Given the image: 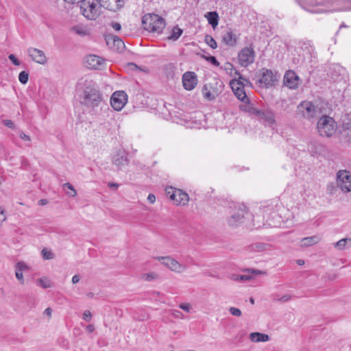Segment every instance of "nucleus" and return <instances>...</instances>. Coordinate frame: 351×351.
<instances>
[{
  "instance_id": "nucleus-1",
  "label": "nucleus",
  "mask_w": 351,
  "mask_h": 351,
  "mask_svg": "<svg viewBox=\"0 0 351 351\" xmlns=\"http://www.w3.org/2000/svg\"><path fill=\"white\" fill-rule=\"evenodd\" d=\"M82 104L95 114H99L101 111L109 110L108 104L104 100L102 94L95 87H86L84 89Z\"/></svg>"
},
{
  "instance_id": "nucleus-2",
  "label": "nucleus",
  "mask_w": 351,
  "mask_h": 351,
  "mask_svg": "<svg viewBox=\"0 0 351 351\" xmlns=\"http://www.w3.org/2000/svg\"><path fill=\"white\" fill-rule=\"evenodd\" d=\"M80 13L88 20H96L101 13L99 0H80Z\"/></svg>"
},
{
  "instance_id": "nucleus-3",
  "label": "nucleus",
  "mask_w": 351,
  "mask_h": 351,
  "mask_svg": "<svg viewBox=\"0 0 351 351\" xmlns=\"http://www.w3.org/2000/svg\"><path fill=\"white\" fill-rule=\"evenodd\" d=\"M143 28L149 32L160 33L165 27V19L156 14H145L142 19Z\"/></svg>"
},
{
  "instance_id": "nucleus-4",
  "label": "nucleus",
  "mask_w": 351,
  "mask_h": 351,
  "mask_svg": "<svg viewBox=\"0 0 351 351\" xmlns=\"http://www.w3.org/2000/svg\"><path fill=\"white\" fill-rule=\"evenodd\" d=\"M316 129L320 136L331 137L336 132L337 124L332 117L323 115L319 119Z\"/></svg>"
},
{
  "instance_id": "nucleus-5",
  "label": "nucleus",
  "mask_w": 351,
  "mask_h": 351,
  "mask_svg": "<svg viewBox=\"0 0 351 351\" xmlns=\"http://www.w3.org/2000/svg\"><path fill=\"white\" fill-rule=\"evenodd\" d=\"M335 183L337 188L343 193L351 192V172L348 169H339L335 174Z\"/></svg>"
},
{
  "instance_id": "nucleus-6",
  "label": "nucleus",
  "mask_w": 351,
  "mask_h": 351,
  "mask_svg": "<svg viewBox=\"0 0 351 351\" xmlns=\"http://www.w3.org/2000/svg\"><path fill=\"white\" fill-rule=\"evenodd\" d=\"M166 195L177 206H185L189 201V195L181 189H176L172 186H167L165 189Z\"/></svg>"
},
{
  "instance_id": "nucleus-7",
  "label": "nucleus",
  "mask_w": 351,
  "mask_h": 351,
  "mask_svg": "<svg viewBox=\"0 0 351 351\" xmlns=\"http://www.w3.org/2000/svg\"><path fill=\"white\" fill-rule=\"evenodd\" d=\"M155 259L161 262V264L165 266L170 271L176 273H182L187 269L186 265L179 263L177 260L173 258L171 256H156Z\"/></svg>"
},
{
  "instance_id": "nucleus-8",
  "label": "nucleus",
  "mask_w": 351,
  "mask_h": 351,
  "mask_svg": "<svg viewBox=\"0 0 351 351\" xmlns=\"http://www.w3.org/2000/svg\"><path fill=\"white\" fill-rule=\"evenodd\" d=\"M298 112L303 118L311 119L318 114L317 107L311 101H303L298 106Z\"/></svg>"
},
{
  "instance_id": "nucleus-9",
  "label": "nucleus",
  "mask_w": 351,
  "mask_h": 351,
  "mask_svg": "<svg viewBox=\"0 0 351 351\" xmlns=\"http://www.w3.org/2000/svg\"><path fill=\"white\" fill-rule=\"evenodd\" d=\"M248 214L244 205H239L228 219V224L231 227H237L243 222L245 216Z\"/></svg>"
},
{
  "instance_id": "nucleus-10",
  "label": "nucleus",
  "mask_w": 351,
  "mask_h": 351,
  "mask_svg": "<svg viewBox=\"0 0 351 351\" xmlns=\"http://www.w3.org/2000/svg\"><path fill=\"white\" fill-rule=\"evenodd\" d=\"M249 112L256 117L258 119L265 121L268 124H273L275 123L274 114L270 110L258 109L252 106L249 108Z\"/></svg>"
},
{
  "instance_id": "nucleus-11",
  "label": "nucleus",
  "mask_w": 351,
  "mask_h": 351,
  "mask_svg": "<svg viewBox=\"0 0 351 351\" xmlns=\"http://www.w3.org/2000/svg\"><path fill=\"white\" fill-rule=\"evenodd\" d=\"M128 95L124 91L114 92L110 99L111 106L117 111H120L126 104Z\"/></svg>"
},
{
  "instance_id": "nucleus-12",
  "label": "nucleus",
  "mask_w": 351,
  "mask_h": 351,
  "mask_svg": "<svg viewBox=\"0 0 351 351\" xmlns=\"http://www.w3.org/2000/svg\"><path fill=\"white\" fill-rule=\"evenodd\" d=\"M255 53L251 47H244L238 55L239 64L242 66H247L254 61Z\"/></svg>"
},
{
  "instance_id": "nucleus-13",
  "label": "nucleus",
  "mask_w": 351,
  "mask_h": 351,
  "mask_svg": "<svg viewBox=\"0 0 351 351\" xmlns=\"http://www.w3.org/2000/svg\"><path fill=\"white\" fill-rule=\"evenodd\" d=\"M112 163L118 170H121L129 164L128 153L125 150H117L112 156Z\"/></svg>"
},
{
  "instance_id": "nucleus-14",
  "label": "nucleus",
  "mask_w": 351,
  "mask_h": 351,
  "mask_svg": "<svg viewBox=\"0 0 351 351\" xmlns=\"http://www.w3.org/2000/svg\"><path fill=\"white\" fill-rule=\"evenodd\" d=\"M197 75L192 71H186L182 75V82L183 87L186 90H193L197 84Z\"/></svg>"
},
{
  "instance_id": "nucleus-15",
  "label": "nucleus",
  "mask_w": 351,
  "mask_h": 351,
  "mask_svg": "<svg viewBox=\"0 0 351 351\" xmlns=\"http://www.w3.org/2000/svg\"><path fill=\"white\" fill-rule=\"evenodd\" d=\"M303 6L305 9L308 10L310 12H324L326 10L323 8H320L316 10H311V8L317 6V5H328L330 4H333L334 1L333 0H302Z\"/></svg>"
},
{
  "instance_id": "nucleus-16",
  "label": "nucleus",
  "mask_w": 351,
  "mask_h": 351,
  "mask_svg": "<svg viewBox=\"0 0 351 351\" xmlns=\"http://www.w3.org/2000/svg\"><path fill=\"white\" fill-rule=\"evenodd\" d=\"M27 53L32 60L40 64H45L47 62L45 53L38 49L30 47L27 49Z\"/></svg>"
},
{
  "instance_id": "nucleus-17",
  "label": "nucleus",
  "mask_w": 351,
  "mask_h": 351,
  "mask_svg": "<svg viewBox=\"0 0 351 351\" xmlns=\"http://www.w3.org/2000/svg\"><path fill=\"white\" fill-rule=\"evenodd\" d=\"M300 78L293 71H287L284 76V84L291 89L298 88Z\"/></svg>"
},
{
  "instance_id": "nucleus-18",
  "label": "nucleus",
  "mask_w": 351,
  "mask_h": 351,
  "mask_svg": "<svg viewBox=\"0 0 351 351\" xmlns=\"http://www.w3.org/2000/svg\"><path fill=\"white\" fill-rule=\"evenodd\" d=\"M104 59L95 55H88L85 58L84 64L86 67L97 69L104 63Z\"/></svg>"
},
{
  "instance_id": "nucleus-19",
  "label": "nucleus",
  "mask_w": 351,
  "mask_h": 351,
  "mask_svg": "<svg viewBox=\"0 0 351 351\" xmlns=\"http://www.w3.org/2000/svg\"><path fill=\"white\" fill-rule=\"evenodd\" d=\"M101 6L106 10L116 12L121 9L123 5V0H99Z\"/></svg>"
},
{
  "instance_id": "nucleus-20",
  "label": "nucleus",
  "mask_w": 351,
  "mask_h": 351,
  "mask_svg": "<svg viewBox=\"0 0 351 351\" xmlns=\"http://www.w3.org/2000/svg\"><path fill=\"white\" fill-rule=\"evenodd\" d=\"M275 81V76L271 71L268 69L263 71L261 79L259 80L261 84H263L265 87H269L273 86Z\"/></svg>"
},
{
  "instance_id": "nucleus-21",
  "label": "nucleus",
  "mask_w": 351,
  "mask_h": 351,
  "mask_svg": "<svg viewBox=\"0 0 351 351\" xmlns=\"http://www.w3.org/2000/svg\"><path fill=\"white\" fill-rule=\"evenodd\" d=\"M321 240L322 237L319 235L304 237L300 241V246L301 247H310L319 243Z\"/></svg>"
},
{
  "instance_id": "nucleus-22",
  "label": "nucleus",
  "mask_w": 351,
  "mask_h": 351,
  "mask_svg": "<svg viewBox=\"0 0 351 351\" xmlns=\"http://www.w3.org/2000/svg\"><path fill=\"white\" fill-rule=\"evenodd\" d=\"M222 40L229 46H234L237 43V38L235 34L230 30L225 32L222 35Z\"/></svg>"
},
{
  "instance_id": "nucleus-23",
  "label": "nucleus",
  "mask_w": 351,
  "mask_h": 351,
  "mask_svg": "<svg viewBox=\"0 0 351 351\" xmlns=\"http://www.w3.org/2000/svg\"><path fill=\"white\" fill-rule=\"evenodd\" d=\"M250 339L253 342H265L269 340V336L267 334L261 332H252L250 334Z\"/></svg>"
},
{
  "instance_id": "nucleus-24",
  "label": "nucleus",
  "mask_w": 351,
  "mask_h": 351,
  "mask_svg": "<svg viewBox=\"0 0 351 351\" xmlns=\"http://www.w3.org/2000/svg\"><path fill=\"white\" fill-rule=\"evenodd\" d=\"M71 31L80 36H85L89 34V29L86 26L77 25L72 27Z\"/></svg>"
},
{
  "instance_id": "nucleus-25",
  "label": "nucleus",
  "mask_w": 351,
  "mask_h": 351,
  "mask_svg": "<svg viewBox=\"0 0 351 351\" xmlns=\"http://www.w3.org/2000/svg\"><path fill=\"white\" fill-rule=\"evenodd\" d=\"M334 247L339 250H343L345 249L350 248L351 247V238L340 239L334 243Z\"/></svg>"
},
{
  "instance_id": "nucleus-26",
  "label": "nucleus",
  "mask_w": 351,
  "mask_h": 351,
  "mask_svg": "<svg viewBox=\"0 0 351 351\" xmlns=\"http://www.w3.org/2000/svg\"><path fill=\"white\" fill-rule=\"evenodd\" d=\"M221 69L224 70L226 73L231 77H236L237 75H239V73L234 69V66L230 62H225L221 66Z\"/></svg>"
},
{
  "instance_id": "nucleus-27",
  "label": "nucleus",
  "mask_w": 351,
  "mask_h": 351,
  "mask_svg": "<svg viewBox=\"0 0 351 351\" xmlns=\"http://www.w3.org/2000/svg\"><path fill=\"white\" fill-rule=\"evenodd\" d=\"M207 19L209 23L212 25L213 27H215L218 25V19L219 16L215 12H210L207 14Z\"/></svg>"
},
{
  "instance_id": "nucleus-28",
  "label": "nucleus",
  "mask_w": 351,
  "mask_h": 351,
  "mask_svg": "<svg viewBox=\"0 0 351 351\" xmlns=\"http://www.w3.org/2000/svg\"><path fill=\"white\" fill-rule=\"evenodd\" d=\"M235 96L239 99L240 101L247 103L249 101V99L247 97L246 93L244 90V88H240L239 89L235 90L233 92Z\"/></svg>"
},
{
  "instance_id": "nucleus-29",
  "label": "nucleus",
  "mask_w": 351,
  "mask_h": 351,
  "mask_svg": "<svg viewBox=\"0 0 351 351\" xmlns=\"http://www.w3.org/2000/svg\"><path fill=\"white\" fill-rule=\"evenodd\" d=\"M36 283L44 289L50 288L52 287L51 280L47 278H41L36 280Z\"/></svg>"
},
{
  "instance_id": "nucleus-30",
  "label": "nucleus",
  "mask_w": 351,
  "mask_h": 351,
  "mask_svg": "<svg viewBox=\"0 0 351 351\" xmlns=\"http://www.w3.org/2000/svg\"><path fill=\"white\" fill-rule=\"evenodd\" d=\"M63 188L69 197H74L77 195V192L71 184L69 182L65 183L63 185Z\"/></svg>"
},
{
  "instance_id": "nucleus-31",
  "label": "nucleus",
  "mask_w": 351,
  "mask_h": 351,
  "mask_svg": "<svg viewBox=\"0 0 351 351\" xmlns=\"http://www.w3.org/2000/svg\"><path fill=\"white\" fill-rule=\"evenodd\" d=\"M182 34V29L178 26L173 27L171 34L168 37L169 40H176Z\"/></svg>"
},
{
  "instance_id": "nucleus-32",
  "label": "nucleus",
  "mask_w": 351,
  "mask_h": 351,
  "mask_svg": "<svg viewBox=\"0 0 351 351\" xmlns=\"http://www.w3.org/2000/svg\"><path fill=\"white\" fill-rule=\"evenodd\" d=\"M202 92H203L204 97L206 99L210 100V101L215 99V97L217 96V95L215 93H213L210 90H208V87L206 85L204 86Z\"/></svg>"
},
{
  "instance_id": "nucleus-33",
  "label": "nucleus",
  "mask_w": 351,
  "mask_h": 351,
  "mask_svg": "<svg viewBox=\"0 0 351 351\" xmlns=\"http://www.w3.org/2000/svg\"><path fill=\"white\" fill-rule=\"evenodd\" d=\"M127 68L130 71H140L143 72H147V69L145 67L141 68L133 62H129L127 64Z\"/></svg>"
},
{
  "instance_id": "nucleus-34",
  "label": "nucleus",
  "mask_w": 351,
  "mask_h": 351,
  "mask_svg": "<svg viewBox=\"0 0 351 351\" xmlns=\"http://www.w3.org/2000/svg\"><path fill=\"white\" fill-rule=\"evenodd\" d=\"M41 254H42L43 258L45 260H51V259L54 258L53 253L51 250H49L46 248H44L42 250Z\"/></svg>"
},
{
  "instance_id": "nucleus-35",
  "label": "nucleus",
  "mask_w": 351,
  "mask_h": 351,
  "mask_svg": "<svg viewBox=\"0 0 351 351\" xmlns=\"http://www.w3.org/2000/svg\"><path fill=\"white\" fill-rule=\"evenodd\" d=\"M252 278L249 274L234 275L232 279L235 281H247Z\"/></svg>"
},
{
  "instance_id": "nucleus-36",
  "label": "nucleus",
  "mask_w": 351,
  "mask_h": 351,
  "mask_svg": "<svg viewBox=\"0 0 351 351\" xmlns=\"http://www.w3.org/2000/svg\"><path fill=\"white\" fill-rule=\"evenodd\" d=\"M205 41L212 49H216L217 47L215 40L211 36L206 35L205 36Z\"/></svg>"
},
{
  "instance_id": "nucleus-37",
  "label": "nucleus",
  "mask_w": 351,
  "mask_h": 351,
  "mask_svg": "<svg viewBox=\"0 0 351 351\" xmlns=\"http://www.w3.org/2000/svg\"><path fill=\"white\" fill-rule=\"evenodd\" d=\"M29 78V74L27 72L23 71H21L19 75V82L23 84H27Z\"/></svg>"
},
{
  "instance_id": "nucleus-38",
  "label": "nucleus",
  "mask_w": 351,
  "mask_h": 351,
  "mask_svg": "<svg viewBox=\"0 0 351 351\" xmlns=\"http://www.w3.org/2000/svg\"><path fill=\"white\" fill-rule=\"evenodd\" d=\"M240 81H237V77H234V79H232L230 82V85L231 86V88L232 90V91H235L238 89H239L240 88H243L241 84L239 83Z\"/></svg>"
},
{
  "instance_id": "nucleus-39",
  "label": "nucleus",
  "mask_w": 351,
  "mask_h": 351,
  "mask_svg": "<svg viewBox=\"0 0 351 351\" xmlns=\"http://www.w3.org/2000/svg\"><path fill=\"white\" fill-rule=\"evenodd\" d=\"M291 295L290 294H285L282 296H279L278 295H275L274 300L275 301L280 302H287L289 300H291Z\"/></svg>"
},
{
  "instance_id": "nucleus-40",
  "label": "nucleus",
  "mask_w": 351,
  "mask_h": 351,
  "mask_svg": "<svg viewBox=\"0 0 351 351\" xmlns=\"http://www.w3.org/2000/svg\"><path fill=\"white\" fill-rule=\"evenodd\" d=\"M113 43L117 47L118 50H121L125 47L123 41L119 37L114 36L113 38Z\"/></svg>"
},
{
  "instance_id": "nucleus-41",
  "label": "nucleus",
  "mask_w": 351,
  "mask_h": 351,
  "mask_svg": "<svg viewBox=\"0 0 351 351\" xmlns=\"http://www.w3.org/2000/svg\"><path fill=\"white\" fill-rule=\"evenodd\" d=\"M237 81H240L239 83L244 88L245 86L251 85L250 82L246 78L243 77L240 73L237 75Z\"/></svg>"
},
{
  "instance_id": "nucleus-42",
  "label": "nucleus",
  "mask_w": 351,
  "mask_h": 351,
  "mask_svg": "<svg viewBox=\"0 0 351 351\" xmlns=\"http://www.w3.org/2000/svg\"><path fill=\"white\" fill-rule=\"evenodd\" d=\"M28 269L27 265L24 262H19L16 264L15 269L19 271H23V270H26Z\"/></svg>"
},
{
  "instance_id": "nucleus-43",
  "label": "nucleus",
  "mask_w": 351,
  "mask_h": 351,
  "mask_svg": "<svg viewBox=\"0 0 351 351\" xmlns=\"http://www.w3.org/2000/svg\"><path fill=\"white\" fill-rule=\"evenodd\" d=\"M229 312L232 315L236 317H240L242 315L241 311L236 307H230L229 308Z\"/></svg>"
},
{
  "instance_id": "nucleus-44",
  "label": "nucleus",
  "mask_w": 351,
  "mask_h": 351,
  "mask_svg": "<svg viewBox=\"0 0 351 351\" xmlns=\"http://www.w3.org/2000/svg\"><path fill=\"white\" fill-rule=\"evenodd\" d=\"M15 276H16V279L19 281V282L21 285H23L24 284V279H23V271H19L15 269Z\"/></svg>"
},
{
  "instance_id": "nucleus-45",
  "label": "nucleus",
  "mask_w": 351,
  "mask_h": 351,
  "mask_svg": "<svg viewBox=\"0 0 351 351\" xmlns=\"http://www.w3.org/2000/svg\"><path fill=\"white\" fill-rule=\"evenodd\" d=\"M172 315L177 319H183L184 315L182 313L178 310H173L172 311Z\"/></svg>"
},
{
  "instance_id": "nucleus-46",
  "label": "nucleus",
  "mask_w": 351,
  "mask_h": 351,
  "mask_svg": "<svg viewBox=\"0 0 351 351\" xmlns=\"http://www.w3.org/2000/svg\"><path fill=\"white\" fill-rule=\"evenodd\" d=\"M179 307L182 309L183 311H186V312H189L191 308V306L190 304L189 303H182V304H180L179 305Z\"/></svg>"
},
{
  "instance_id": "nucleus-47",
  "label": "nucleus",
  "mask_w": 351,
  "mask_h": 351,
  "mask_svg": "<svg viewBox=\"0 0 351 351\" xmlns=\"http://www.w3.org/2000/svg\"><path fill=\"white\" fill-rule=\"evenodd\" d=\"M10 60L16 66L20 65L21 62L20 61L16 58V56L14 54H10L8 56Z\"/></svg>"
},
{
  "instance_id": "nucleus-48",
  "label": "nucleus",
  "mask_w": 351,
  "mask_h": 351,
  "mask_svg": "<svg viewBox=\"0 0 351 351\" xmlns=\"http://www.w3.org/2000/svg\"><path fill=\"white\" fill-rule=\"evenodd\" d=\"M92 318V314L90 311H85L83 313V319L86 321L89 322Z\"/></svg>"
},
{
  "instance_id": "nucleus-49",
  "label": "nucleus",
  "mask_w": 351,
  "mask_h": 351,
  "mask_svg": "<svg viewBox=\"0 0 351 351\" xmlns=\"http://www.w3.org/2000/svg\"><path fill=\"white\" fill-rule=\"evenodd\" d=\"M3 123H4V125L5 126H7L9 128H11V129H14L15 128L14 123L12 122V121L10 120V119H5V120H3Z\"/></svg>"
},
{
  "instance_id": "nucleus-50",
  "label": "nucleus",
  "mask_w": 351,
  "mask_h": 351,
  "mask_svg": "<svg viewBox=\"0 0 351 351\" xmlns=\"http://www.w3.org/2000/svg\"><path fill=\"white\" fill-rule=\"evenodd\" d=\"M19 137L22 140L27 141H31L30 136L27 135L26 134H25L23 131H19Z\"/></svg>"
},
{
  "instance_id": "nucleus-51",
  "label": "nucleus",
  "mask_w": 351,
  "mask_h": 351,
  "mask_svg": "<svg viewBox=\"0 0 351 351\" xmlns=\"http://www.w3.org/2000/svg\"><path fill=\"white\" fill-rule=\"evenodd\" d=\"M5 220L6 215L5 213V210L1 207H0V223H2Z\"/></svg>"
},
{
  "instance_id": "nucleus-52",
  "label": "nucleus",
  "mask_w": 351,
  "mask_h": 351,
  "mask_svg": "<svg viewBox=\"0 0 351 351\" xmlns=\"http://www.w3.org/2000/svg\"><path fill=\"white\" fill-rule=\"evenodd\" d=\"M208 60L215 66H219V62L217 61L215 57L214 56H210L208 58Z\"/></svg>"
},
{
  "instance_id": "nucleus-53",
  "label": "nucleus",
  "mask_w": 351,
  "mask_h": 351,
  "mask_svg": "<svg viewBox=\"0 0 351 351\" xmlns=\"http://www.w3.org/2000/svg\"><path fill=\"white\" fill-rule=\"evenodd\" d=\"M111 26L115 31H119L121 29V24L117 22L112 23Z\"/></svg>"
},
{
  "instance_id": "nucleus-54",
  "label": "nucleus",
  "mask_w": 351,
  "mask_h": 351,
  "mask_svg": "<svg viewBox=\"0 0 351 351\" xmlns=\"http://www.w3.org/2000/svg\"><path fill=\"white\" fill-rule=\"evenodd\" d=\"M80 276L77 275V274L73 276L72 278V280H71L72 283L74 285L80 282Z\"/></svg>"
},
{
  "instance_id": "nucleus-55",
  "label": "nucleus",
  "mask_w": 351,
  "mask_h": 351,
  "mask_svg": "<svg viewBox=\"0 0 351 351\" xmlns=\"http://www.w3.org/2000/svg\"><path fill=\"white\" fill-rule=\"evenodd\" d=\"M147 200L149 203L154 204L156 202V197L153 194H149L147 196Z\"/></svg>"
},
{
  "instance_id": "nucleus-56",
  "label": "nucleus",
  "mask_w": 351,
  "mask_h": 351,
  "mask_svg": "<svg viewBox=\"0 0 351 351\" xmlns=\"http://www.w3.org/2000/svg\"><path fill=\"white\" fill-rule=\"evenodd\" d=\"M43 313L50 318L51 317L52 310L51 308L48 307L44 311Z\"/></svg>"
},
{
  "instance_id": "nucleus-57",
  "label": "nucleus",
  "mask_w": 351,
  "mask_h": 351,
  "mask_svg": "<svg viewBox=\"0 0 351 351\" xmlns=\"http://www.w3.org/2000/svg\"><path fill=\"white\" fill-rule=\"evenodd\" d=\"M86 330L88 332L91 333L95 330V326L93 324H89L86 326Z\"/></svg>"
},
{
  "instance_id": "nucleus-58",
  "label": "nucleus",
  "mask_w": 351,
  "mask_h": 351,
  "mask_svg": "<svg viewBox=\"0 0 351 351\" xmlns=\"http://www.w3.org/2000/svg\"><path fill=\"white\" fill-rule=\"evenodd\" d=\"M155 274L151 273L146 275V280H151L155 278Z\"/></svg>"
},
{
  "instance_id": "nucleus-59",
  "label": "nucleus",
  "mask_w": 351,
  "mask_h": 351,
  "mask_svg": "<svg viewBox=\"0 0 351 351\" xmlns=\"http://www.w3.org/2000/svg\"><path fill=\"white\" fill-rule=\"evenodd\" d=\"M64 2L70 4L78 3L80 0H63Z\"/></svg>"
},
{
  "instance_id": "nucleus-60",
  "label": "nucleus",
  "mask_w": 351,
  "mask_h": 351,
  "mask_svg": "<svg viewBox=\"0 0 351 351\" xmlns=\"http://www.w3.org/2000/svg\"><path fill=\"white\" fill-rule=\"evenodd\" d=\"M47 203V201L46 199H40L38 202V204L40 205H45Z\"/></svg>"
},
{
  "instance_id": "nucleus-61",
  "label": "nucleus",
  "mask_w": 351,
  "mask_h": 351,
  "mask_svg": "<svg viewBox=\"0 0 351 351\" xmlns=\"http://www.w3.org/2000/svg\"><path fill=\"white\" fill-rule=\"evenodd\" d=\"M108 186H109L110 187H114V188H116V189H117V188H118L119 184H117V183H109V184H108Z\"/></svg>"
},
{
  "instance_id": "nucleus-62",
  "label": "nucleus",
  "mask_w": 351,
  "mask_h": 351,
  "mask_svg": "<svg viewBox=\"0 0 351 351\" xmlns=\"http://www.w3.org/2000/svg\"><path fill=\"white\" fill-rule=\"evenodd\" d=\"M252 273H254L255 274H265L264 271H259V270H253Z\"/></svg>"
},
{
  "instance_id": "nucleus-63",
  "label": "nucleus",
  "mask_w": 351,
  "mask_h": 351,
  "mask_svg": "<svg viewBox=\"0 0 351 351\" xmlns=\"http://www.w3.org/2000/svg\"><path fill=\"white\" fill-rule=\"evenodd\" d=\"M297 264L298 265H304V261L301 260V259L300 260H298L297 261Z\"/></svg>"
},
{
  "instance_id": "nucleus-64",
  "label": "nucleus",
  "mask_w": 351,
  "mask_h": 351,
  "mask_svg": "<svg viewBox=\"0 0 351 351\" xmlns=\"http://www.w3.org/2000/svg\"><path fill=\"white\" fill-rule=\"evenodd\" d=\"M345 128L346 129H348V130H351V124L350 123H347L345 125Z\"/></svg>"
}]
</instances>
